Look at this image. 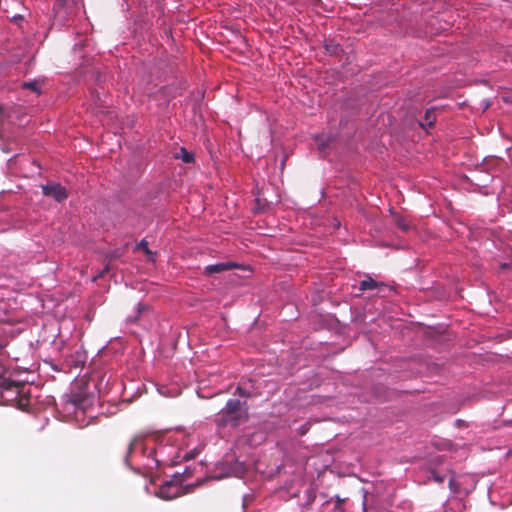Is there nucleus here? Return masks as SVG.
Instances as JSON below:
<instances>
[{"instance_id":"19","label":"nucleus","mask_w":512,"mask_h":512,"mask_svg":"<svg viewBox=\"0 0 512 512\" xmlns=\"http://www.w3.org/2000/svg\"><path fill=\"white\" fill-rule=\"evenodd\" d=\"M141 309H142V307H141V305H139L138 311L141 312Z\"/></svg>"},{"instance_id":"12","label":"nucleus","mask_w":512,"mask_h":512,"mask_svg":"<svg viewBox=\"0 0 512 512\" xmlns=\"http://www.w3.org/2000/svg\"><path fill=\"white\" fill-rule=\"evenodd\" d=\"M137 249L143 250V252L148 256L153 254L152 251L148 247V242L145 239L140 241V243L137 245Z\"/></svg>"},{"instance_id":"18","label":"nucleus","mask_w":512,"mask_h":512,"mask_svg":"<svg viewBox=\"0 0 512 512\" xmlns=\"http://www.w3.org/2000/svg\"><path fill=\"white\" fill-rule=\"evenodd\" d=\"M61 6H63L66 2V0H57Z\"/></svg>"},{"instance_id":"3","label":"nucleus","mask_w":512,"mask_h":512,"mask_svg":"<svg viewBox=\"0 0 512 512\" xmlns=\"http://www.w3.org/2000/svg\"><path fill=\"white\" fill-rule=\"evenodd\" d=\"M23 385L0 376V402L10 404L18 401Z\"/></svg>"},{"instance_id":"8","label":"nucleus","mask_w":512,"mask_h":512,"mask_svg":"<svg viewBox=\"0 0 512 512\" xmlns=\"http://www.w3.org/2000/svg\"><path fill=\"white\" fill-rule=\"evenodd\" d=\"M392 215H393L394 223L397 225L398 228H400L403 231L410 230L411 226L405 217L400 216L396 213H393Z\"/></svg>"},{"instance_id":"15","label":"nucleus","mask_w":512,"mask_h":512,"mask_svg":"<svg viewBox=\"0 0 512 512\" xmlns=\"http://www.w3.org/2000/svg\"><path fill=\"white\" fill-rule=\"evenodd\" d=\"M165 489H166V487H163V488L160 490L161 497H162V498H164V499H171V498H173V496L165 495Z\"/></svg>"},{"instance_id":"6","label":"nucleus","mask_w":512,"mask_h":512,"mask_svg":"<svg viewBox=\"0 0 512 512\" xmlns=\"http://www.w3.org/2000/svg\"><path fill=\"white\" fill-rule=\"evenodd\" d=\"M383 286H384L383 283H378L373 278L367 277L366 279L362 280L359 283V290L367 291V290H372V289H376V288L383 287Z\"/></svg>"},{"instance_id":"13","label":"nucleus","mask_w":512,"mask_h":512,"mask_svg":"<svg viewBox=\"0 0 512 512\" xmlns=\"http://www.w3.org/2000/svg\"><path fill=\"white\" fill-rule=\"evenodd\" d=\"M432 475H433V479H434L437 483H443V482H444V480H445V476H442V475H440V474H438V473H436V472H433V473H432Z\"/></svg>"},{"instance_id":"10","label":"nucleus","mask_w":512,"mask_h":512,"mask_svg":"<svg viewBox=\"0 0 512 512\" xmlns=\"http://www.w3.org/2000/svg\"><path fill=\"white\" fill-rule=\"evenodd\" d=\"M325 49L331 55H337L339 53V51L341 50L339 44L335 43L332 40L326 42Z\"/></svg>"},{"instance_id":"9","label":"nucleus","mask_w":512,"mask_h":512,"mask_svg":"<svg viewBox=\"0 0 512 512\" xmlns=\"http://www.w3.org/2000/svg\"><path fill=\"white\" fill-rule=\"evenodd\" d=\"M176 158L181 159L184 163H193L194 155L185 148H181L179 153L175 155Z\"/></svg>"},{"instance_id":"7","label":"nucleus","mask_w":512,"mask_h":512,"mask_svg":"<svg viewBox=\"0 0 512 512\" xmlns=\"http://www.w3.org/2000/svg\"><path fill=\"white\" fill-rule=\"evenodd\" d=\"M436 120L435 112L432 109L426 111L423 120L420 122L421 127L430 128L434 125Z\"/></svg>"},{"instance_id":"2","label":"nucleus","mask_w":512,"mask_h":512,"mask_svg":"<svg viewBox=\"0 0 512 512\" xmlns=\"http://www.w3.org/2000/svg\"><path fill=\"white\" fill-rule=\"evenodd\" d=\"M141 449V457L143 458V466L148 471L157 469L161 465V460L157 458V451L154 446L149 447L145 443V435L138 434L133 437L129 443L125 462L128 464L131 455L138 449Z\"/></svg>"},{"instance_id":"16","label":"nucleus","mask_w":512,"mask_h":512,"mask_svg":"<svg viewBox=\"0 0 512 512\" xmlns=\"http://www.w3.org/2000/svg\"><path fill=\"white\" fill-rule=\"evenodd\" d=\"M6 346V343L0 339V350H2Z\"/></svg>"},{"instance_id":"11","label":"nucleus","mask_w":512,"mask_h":512,"mask_svg":"<svg viewBox=\"0 0 512 512\" xmlns=\"http://www.w3.org/2000/svg\"><path fill=\"white\" fill-rule=\"evenodd\" d=\"M22 88L31 90L37 94L41 93L40 84L37 81H28L22 84Z\"/></svg>"},{"instance_id":"14","label":"nucleus","mask_w":512,"mask_h":512,"mask_svg":"<svg viewBox=\"0 0 512 512\" xmlns=\"http://www.w3.org/2000/svg\"><path fill=\"white\" fill-rule=\"evenodd\" d=\"M236 392H237L240 396H248V394L245 392V390H244L243 388H241L240 386H238V387H237Z\"/></svg>"},{"instance_id":"4","label":"nucleus","mask_w":512,"mask_h":512,"mask_svg":"<svg viewBox=\"0 0 512 512\" xmlns=\"http://www.w3.org/2000/svg\"><path fill=\"white\" fill-rule=\"evenodd\" d=\"M42 192L45 196L52 197L57 202H63L68 198V192L60 183H47L42 185Z\"/></svg>"},{"instance_id":"1","label":"nucleus","mask_w":512,"mask_h":512,"mask_svg":"<svg viewBox=\"0 0 512 512\" xmlns=\"http://www.w3.org/2000/svg\"><path fill=\"white\" fill-rule=\"evenodd\" d=\"M249 418L246 402L239 399H229L225 406L215 415L213 422L218 428L230 426L237 428Z\"/></svg>"},{"instance_id":"5","label":"nucleus","mask_w":512,"mask_h":512,"mask_svg":"<svg viewBox=\"0 0 512 512\" xmlns=\"http://www.w3.org/2000/svg\"><path fill=\"white\" fill-rule=\"evenodd\" d=\"M237 265L234 262H221L205 267V273L208 275L222 273L235 268Z\"/></svg>"},{"instance_id":"17","label":"nucleus","mask_w":512,"mask_h":512,"mask_svg":"<svg viewBox=\"0 0 512 512\" xmlns=\"http://www.w3.org/2000/svg\"><path fill=\"white\" fill-rule=\"evenodd\" d=\"M109 271V266L107 265L104 269V271L100 274V276H102L105 272H108Z\"/></svg>"}]
</instances>
